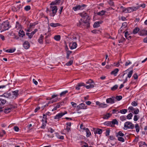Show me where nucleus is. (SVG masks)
I'll list each match as a JSON object with an SVG mask.
<instances>
[{"mask_svg":"<svg viewBox=\"0 0 147 147\" xmlns=\"http://www.w3.org/2000/svg\"><path fill=\"white\" fill-rule=\"evenodd\" d=\"M50 9L52 12V13L50 15L51 16L54 17L55 15L58 10L57 7L55 5L51 6L50 7Z\"/></svg>","mask_w":147,"mask_h":147,"instance_id":"4","label":"nucleus"},{"mask_svg":"<svg viewBox=\"0 0 147 147\" xmlns=\"http://www.w3.org/2000/svg\"><path fill=\"white\" fill-rule=\"evenodd\" d=\"M109 139L111 140H116V139L113 136H111L109 137Z\"/></svg>","mask_w":147,"mask_h":147,"instance_id":"54","label":"nucleus"},{"mask_svg":"<svg viewBox=\"0 0 147 147\" xmlns=\"http://www.w3.org/2000/svg\"><path fill=\"white\" fill-rule=\"evenodd\" d=\"M80 16L82 17L80 20L79 21V23L77 24V26H86L87 28L90 26V23L88 20L90 18H89L86 13L83 12L79 13Z\"/></svg>","mask_w":147,"mask_h":147,"instance_id":"1","label":"nucleus"},{"mask_svg":"<svg viewBox=\"0 0 147 147\" xmlns=\"http://www.w3.org/2000/svg\"><path fill=\"white\" fill-rule=\"evenodd\" d=\"M14 129L15 131H18L19 130V128L17 127V126H15L14 127Z\"/></svg>","mask_w":147,"mask_h":147,"instance_id":"58","label":"nucleus"},{"mask_svg":"<svg viewBox=\"0 0 147 147\" xmlns=\"http://www.w3.org/2000/svg\"><path fill=\"white\" fill-rule=\"evenodd\" d=\"M119 63V61L117 63H114L115 65L117 67H119L120 65Z\"/></svg>","mask_w":147,"mask_h":147,"instance_id":"64","label":"nucleus"},{"mask_svg":"<svg viewBox=\"0 0 147 147\" xmlns=\"http://www.w3.org/2000/svg\"><path fill=\"white\" fill-rule=\"evenodd\" d=\"M57 96V95L54 94L52 96L51 98H50L49 99L50 100L53 99L55 98Z\"/></svg>","mask_w":147,"mask_h":147,"instance_id":"60","label":"nucleus"},{"mask_svg":"<svg viewBox=\"0 0 147 147\" xmlns=\"http://www.w3.org/2000/svg\"><path fill=\"white\" fill-rule=\"evenodd\" d=\"M64 102L63 101H62L60 102L57 103L56 104V106H55L53 109L52 110V111H53L56 110L57 109L60 107L61 106L63 105Z\"/></svg>","mask_w":147,"mask_h":147,"instance_id":"7","label":"nucleus"},{"mask_svg":"<svg viewBox=\"0 0 147 147\" xmlns=\"http://www.w3.org/2000/svg\"><path fill=\"white\" fill-rule=\"evenodd\" d=\"M23 46L25 49H28L30 47V44L28 41H26L23 43Z\"/></svg>","mask_w":147,"mask_h":147,"instance_id":"13","label":"nucleus"},{"mask_svg":"<svg viewBox=\"0 0 147 147\" xmlns=\"http://www.w3.org/2000/svg\"><path fill=\"white\" fill-rule=\"evenodd\" d=\"M128 71V69H127L124 72L123 74L121 76L122 78H123L125 74H127V76L126 77L125 79L124 80V81L123 82V84H124L127 82V78H130L131 77L132 75L133 74V71L132 70L130 71L129 72Z\"/></svg>","mask_w":147,"mask_h":147,"instance_id":"2","label":"nucleus"},{"mask_svg":"<svg viewBox=\"0 0 147 147\" xmlns=\"http://www.w3.org/2000/svg\"><path fill=\"white\" fill-rule=\"evenodd\" d=\"M68 92L67 90H65V91L62 92L60 94L61 96H63L65 94Z\"/></svg>","mask_w":147,"mask_h":147,"instance_id":"42","label":"nucleus"},{"mask_svg":"<svg viewBox=\"0 0 147 147\" xmlns=\"http://www.w3.org/2000/svg\"><path fill=\"white\" fill-rule=\"evenodd\" d=\"M118 140L119 141L122 142H123L125 141L124 139L122 137H118Z\"/></svg>","mask_w":147,"mask_h":147,"instance_id":"43","label":"nucleus"},{"mask_svg":"<svg viewBox=\"0 0 147 147\" xmlns=\"http://www.w3.org/2000/svg\"><path fill=\"white\" fill-rule=\"evenodd\" d=\"M44 36L42 34H41L38 39V42L40 43H42L43 42Z\"/></svg>","mask_w":147,"mask_h":147,"instance_id":"24","label":"nucleus"},{"mask_svg":"<svg viewBox=\"0 0 147 147\" xmlns=\"http://www.w3.org/2000/svg\"><path fill=\"white\" fill-rule=\"evenodd\" d=\"M5 134V132L4 130H2V132L0 134V136L1 137L3 136V135Z\"/></svg>","mask_w":147,"mask_h":147,"instance_id":"56","label":"nucleus"},{"mask_svg":"<svg viewBox=\"0 0 147 147\" xmlns=\"http://www.w3.org/2000/svg\"><path fill=\"white\" fill-rule=\"evenodd\" d=\"M139 28H134L133 31V33L134 34H136L138 33L139 30Z\"/></svg>","mask_w":147,"mask_h":147,"instance_id":"32","label":"nucleus"},{"mask_svg":"<svg viewBox=\"0 0 147 147\" xmlns=\"http://www.w3.org/2000/svg\"><path fill=\"white\" fill-rule=\"evenodd\" d=\"M18 34L19 36L22 37H23L25 35L24 32L22 30H20L19 31Z\"/></svg>","mask_w":147,"mask_h":147,"instance_id":"17","label":"nucleus"},{"mask_svg":"<svg viewBox=\"0 0 147 147\" xmlns=\"http://www.w3.org/2000/svg\"><path fill=\"white\" fill-rule=\"evenodd\" d=\"M11 109L9 108H7L4 110V112L6 113H8L11 111Z\"/></svg>","mask_w":147,"mask_h":147,"instance_id":"44","label":"nucleus"},{"mask_svg":"<svg viewBox=\"0 0 147 147\" xmlns=\"http://www.w3.org/2000/svg\"><path fill=\"white\" fill-rule=\"evenodd\" d=\"M134 127V125L129 121L126 122L124 123V129H133Z\"/></svg>","mask_w":147,"mask_h":147,"instance_id":"3","label":"nucleus"},{"mask_svg":"<svg viewBox=\"0 0 147 147\" xmlns=\"http://www.w3.org/2000/svg\"><path fill=\"white\" fill-rule=\"evenodd\" d=\"M67 113L66 111H65L63 113H59L57 115L54 117L55 119H58L61 118L62 116Z\"/></svg>","mask_w":147,"mask_h":147,"instance_id":"8","label":"nucleus"},{"mask_svg":"<svg viewBox=\"0 0 147 147\" xmlns=\"http://www.w3.org/2000/svg\"><path fill=\"white\" fill-rule=\"evenodd\" d=\"M116 98L117 100H120L122 99V97L121 96H117Z\"/></svg>","mask_w":147,"mask_h":147,"instance_id":"51","label":"nucleus"},{"mask_svg":"<svg viewBox=\"0 0 147 147\" xmlns=\"http://www.w3.org/2000/svg\"><path fill=\"white\" fill-rule=\"evenodd\" d=\"M106 11L104 10H102L101 11H99L98 13V14L100 16H102L106 13Z\"/></svg>","mask_w":147,"mask_h":147,"instance_id":"27","label":"nucleus"},{"mask_svg":"<svg viewBox=\"0 0 147 147\" xmlns=\"http://www.w3.org/2000/svg\"><path fill=\"white\" fill-rule=\"evenodd\" d=\"M133 77L135 79H137L138 78V75H137V74L136 73L134 74L133 76Z\"/></svg>","mask_w":147,"mask_h":147,"instance_id":"53","label":"nucleus"},{"mask_svg":"<svg viewBox=\"0 0 147 147\" xmlns=\"http://www.w3.org/2000/svg\"><path fill=\"white\" fill-rule=\"evenodd\" d=\"M86 88L88 89H90L94 88V85L93 84H90L88 85L85 86Z\"/></svg>","mask_w":147,"mask_h":147,"instance_id":"29","label":"nucleus"},{"mask_svg":"<svg viewBox=\"0 0 147 147\" xmlns=\"http://www.w3.org/2000/svg\"><path fill=\"white\" fill-rule=\"evenodd\" d=\"M60 24L58 23H52L50 24V25L53 27H56L60 25Z\"/></svg>","mask_w":147,"mask_h":147,"instance_id":"23","label":"nucleus"},{"mask_svg":"<svg viewBox=\"0 0 147 147\" xmlns=\"http://www.w3.org/2000/svg\"><path fill=\"white\" fill-rule=\"evenodd\" d=\"M77 46L76 42H71L69 44V47L71 49H76Z\"/></svg>","mask_w":147,"mask_h":147,"instance_id":"11","label":"nucleus"},{"mask_svg":"<svg viewBox=\"0 0 147 147\" xmlns=\"http://www.w3.org/2000/svg\"><path fill=\"white\" fill-rule=\"evenodd\" d=\"M131 63L130 61H128L126 62V63L125 64V65L126 66H128V65H129V64H131Z\"/></svg>","mask_w":147,"mask_h":147,"instance_id":"61","label":"nucleus"},{"mask_svg":"<svg viewBox=\"0 0 147 147\" xmlns=\"http://www.w3.org/2000/svg\"><path fill=\"white\" fill-rule=\"evenodd\" d=\"M73 63V61L72 60H70L68 62L66 63V65L67 66H70L72 65Z\"/></svg>","mask_w":147,"mask_h":147,"instance_id":"47","label":"nucleus"},{"mask_svg":"<svg viewBox=\"0 0 147 147\" xmlns=\"http://www.w3.org/2000/svg\"><path fill=\"white\" fill-rule=\"evenodd\" d=\"M26 35L28 36L29 38L31 39L32 37L34 34L32 32L31 33H26Z\"/></svg>","mask_w":147,"mask_h":147,"instance_id":"31","label":"nucleus"},{"mask_svg":"<svg viewBox=\"0 0 147 147\" xmlns=\"http://www.w3.org/2000/svg\"><path fill=\"white\" fill-rule=\"evenodd\" d=\"M122 121H123L126 119V117L125 116L123 115L119 118Z\"/></svg>","mask_w":147,"mask_h":147,"instance_id":"39","label":"nucleus"},{"mask_svg":"<svg viewBox=\"0 0 147 147\" xmlns=\"http://www.w3.org/2000/svg\"><path fill=\"white\" fill-rule=\"evenodd\" d=\"M107 105L105 104L101 103L99 107L102 108H104L106 107L107 106Z\"/></svg>","mask_w":147,"mask_h":147,"instance_id":"37","label":"nucleus"},{"mask_svg":"<svg viewBox=\"0 0 147 147\" xmlns=\"http://www.w3.org/2000/svg\"><path fill=\"white\" fill-rule=\"evenodd\" d=\"M85 6V5L84 4H83L82 5H78L74 7L73 9L75 11L79 10H82L84 9V7Z\"/></svg>","mask_w":147,"mask_h":147,"instance_id":"6","label":"nucleus"},{"mask_svg":"<svg viewBox=\"0 0 147 147\" xmlns=\"http://www.w3.org/2000/svg\"><path fill=\"white\" fill-rule=\"evenodd\" d=\"M106 101L107 103L113 104L115 103V97L112 96L111 98H108L106 99Z\"/></svg>","mask_w":147,"mask_h":147,"instance_id":"9","label":"nucleus"},{"mask_svg":"<svg viewBox=\"0 0 147 147\" xmlns=\"http://www.w3.org/2000/svg\"><path fill=\"white\" fill-rule=\"evenodd\" d=\"M119 71V70L118 69H115L111 72V75H114V76H115L117 75V74L118 72Z\"/></svg>","mask_w":147,"mask_h":147,"instance_id":"18","label":"nucleus"},{"mask_svg":"<svg viewBox=\"0 0 147 147\" xmlns=\"http://www.w3.org/2000/svg\"><path fill=\"white\" fill-rule=\"evenodd\" d=\"M1 27L4 30H8L10 27L9 22L8 21L3 22L2 24Z\"/></svg>","mask_w":147,"mask_h":147,"instance_id":"5","label":"nucleus"},{"mask_svg":"<svg viewBox=\"0 0 147 147\" xmlns=\"http://www.w3.org/2000/svg\"><path fill=\"white\" fill-rule=\"evenodd\" d=\"M120 9L122 10L123 12L125 13H127V9L124 7L123 6H121L120 7Z\"/></svg>","mask_w":147,"mask_h":147,"instance_id":"30","label":"nucleus"},{"mask_svg":"<svg viewBox=\"0 0 147 147\" xmlns=\"http://www.w3.org/2000/svg\"><path fill=\"white\" fill-rule=\"evenodd\" d=\"M102 130L101 129L97 128L95 131L94 132V134H100L102 133Z\"/></svg>","mask_w":147,"mask_h":147,"instance_id":"22","label":"nucleus"},{"mask_svg":"<svg viewBox=\"0 0 147 147\" xmlns=\"http://www.w3.org/2000/svg\"><path fill=\"white\" fill-rule=\"evenodd\" d=\"M127 112V109H123L120 110V112L122 114H125Z\"/></svg>","mask_w":147,"mask_h":147,"instance_id":"40","label":"nucleus"},{"mask_svg":"<svg viewBox=\"0 0 147 147\" xmlns=\"http://www.w3.org/2000/svg\"><path fill=\"white\" fill-rule=\"evenodd\" d=\"M139 117L137 115H135L134 117V121H137L139 119Z\"/></svg>","mask_w":147,"mask_h":147,"instance_id":"48","label":"nucleus"},{"mask_svg":"<svg viewBox=\"0 0 147 147\" xmlns=\"http://www.w3.org/2000/svg\"><path fill=\"white\" fill-rule=\"evenodd\" d=\"M6 100L2 98L0 99V108L2 109L1 107L4 105L6 102Z\"/></svg>","mask_w":147,"mask_h":147,"instance_id":"15","label":"nucleus"},{"mask_svg":"<svg viewBox=\"0 0 147 147\" xmlns=\"http://www.w3.org/2000/svg\"><path fill=\"white\" fill-rule=\"evenodd\" d=\"M118 87V85H115L113 87H112L111 88V89L112 90H115Z\"/></svg>","mask_w":147,"mask_h":147,"instance_id":"46","label":"nucleus"},{"mask_svg":"<svg viewBox=\"0 0 147 147\" xmlns=\"http://www.w3.org/2000/svg\"><path fill=\"white\" fill-rule=\"evenodd\" d=\"M133 114L132 113H130L127 116V119H131V117L133 116Z\"/></svg>","mask_w":147,"mask_h":147,"instance_id":"38","label":"nucleus"},{"mask_svg":"<svg viewBox=\"0 0 147 147\" xmlns=\"http://www.w3.org/2000/svg\"><path fill=\"white\" fill-rule=\"evenodd\" d=\"M135 128L136 129V131L137 132H138L140 131V127L138 124H136L135 125Z\"/></svg>","mask_w":147,"mask_h":147,"instance_id":"34","label":"nucleus"},{"mask_svg":"<svg viewBox=\"0 0 147 147\" xmlns=\"http://www.w3.org/2000/svg\"><path fill=\"white\" fill-rule=\"evenodd\" d=\"M128 109L130 110L131 111H134V110H135V109H134L132 107H130L128 108Z\"/></svg>","mask_w":147,"mask_h":147,"instance_id":"63","label":"nucleus"},{"mask_svg":"<svg viewBox=\"0 0 147 147\" xmlns=\"http://www.w3.org/2000/svg\"><path fill=\"white\" fill-rule=\"evenodd\" d=\"M61 38L60 36L59 35L55 36L54 37V39L57 41H59Z\"/></svg>","mask_w":147,"mask_h":147,"instance_id":"33","label":"nucleus"},{"mask_svg":"<svg viewBox=\"0 0 147 147\" xmlns=\"http://www.w3.org/2000/svg\"><path fill=\"white\" fill-rule=\"evenodd\" d=\"M85 130L86 131V136L87 137H89L91 135V133L90 132L89 129L88 128H86Z\"/></svg>","mask_w":147,"mask_h":147,"instance_id":"21","label":"nucleus"},{"mask_svg":"<svg viewBox=\"0 0 147 147\" xmlns=\"http://www.w3.org/2000/svg\"><path fill=\"white\" fill-rule=\"evenodd\" d=\"M85 86V84L83 83H78L76 86V88L77 90H79L80 89V87L81 86Z\"/></svg>","mask_w":147,"mask_h":147,"instance_id":"14","label":"nucleus"},{"mask_svg":"<svg viewBox=\"0 0 147 147\" xmlns=\"http://www.w3.org/2000/svg\"><path fill=\"white\" fill-rule=\"evenodd\" d=\"M93 83V81L89 79L86 82V83L87 84H92V83Z\"/></svg>","mask_w":147,"mask_h":147,"instance_id":"50","label":"nucleus"},{"mask_svg":"<svg viewBox=\"0 0 147 147\" xmlns=\"http://www.w3.org/2000/svg\"><path fill=\"white\" fill-rule=\"evenodd\" d=\"M102 23L101 22H96L93 25V27L94 28H97L100 26V24Z\"/></svg>","mask_w":147,"mask_h":147,"instance_id":"19","label":"nucleus"},{"mask_svg":"<svg viewBox=\"0 0 147 147\" xmlns=\"http://www.w3.org/2000/svg\"><path fill=\"white\" fill-rule=\"evenodd\" d=\"M18 90H17L12 92L13 95V98H16L17 96L18 95Z\"/></svg>","mask_w":147,"mask_h":147,"instance_id":"20","label":"nucleus"},{"mask_svg":"<svg viewBox=\"0 0 147 147\" xmlns=\"http://www.w3.org/2000/svg\"><path fill=\"white\" fill-rule=\"evenodd\" d=\"M72 53V52L71 51H68L67 53V59L69 58V55Z\"/></svg>","mask_w":147,"mask_h":147,"instance_id":"49","label":"nucleus"},{"mask_svg":"<svg viewBox=\"0 0 147 147\" xmlns=\"http://www.w3.org/2000/svg\"><path fill=\"white\" fill-rule=\"evenodd\" d=\"M21 26L20 23L17 22L16 23V28L17 29H19L21 28Z\"/></svg>","mask_w":147,"mask_h":147,"instance_id":"25","label":"nucleus"},{"mask_svg":"<svg viewBox=\"0 0 147 147\" xmlns=\"http://www.w3.org/2000/svg\"><path fill=\"white\" fill-rule=\"evenodd\" d=\"M139 112L140 111L139 109L138 108H136V109H135L134 112H132L135 115H137L139 113Z\"/></svg>","mask_w":147,"mask_h":147,"instance_id":"35","label":"nucleus"},{"mask_svg":"<svg viewBox=\"0 0 147 147\" xmlns=\"http://www.w3.org/2000/svg\"><path fill=\"white\" fill-rule=\"evenodd\" d=\"M61 0H56L54 1L56 5L58 4L60 2Z\"/></svg>","mask_w":147,"mask_h":147,"instance_id":"62","label":"nucleus"},{"mask_svg":"<svg viewBox=\"0 0 147 147\" xmlns=\"http://www.w3.org/2000/svg\"><path fill=\"white\" fill-rule=\"evenodd\" d=\"M87 106L84 103H81L77 107V109L79 110L81 109H86Z\"/></svg>","mask_w":147,"mask_h":147,"instance_id":"10","label":"nucleus"},{"mask_svg":"<svg viewBox=\"0 0 147 147\" xmlns=\"http://www.w3.org/2000/svg\"><path fill=\"white\" fill-rule=\"evenodd\" d=\"M139 34L140 35L142 36L146 35H147V31L144 30H140L139 32Z\"/></svg>","mask_w":147,"mask_h":147,"instance_id":"16","label":"nucleus"},{"mask_svg":"<svg viewBox=\"0 0 147 147\" xmlns=\"http://www.w3.org/2000/svg\"><path fill=\"white\" fill-rule=\"evenodd\" d=\"M139 7H128L127 9V13H130L134 11L137 10Z\"/></svg>","mask_w":147,"mask_h":147,"instance_id":"12","label":"nucleus"},{"mask_svg":"<svg viewBox=\"0 0 147 147\" xmlns=\"http://www.w3.org/2000/svg\"><path fill=\"white\" fill-rule=\"evenodd\" d=\"M111 114H110L109 113H108L105 115L103 117V118L104 119H108L111 116Z\"/></svg>","mask_w":147,"mask_h":147,"instance_id":"28","label":"nucleus"},{"mask_svg":"<svg viewBox=\"0 0 147 147\" xmlns=\"http://www.w3.org/2000/svg\"><path fill=\"white\" fill-rule=\"evenodd\" d=\"M131 105L134 106H136L138 104L137 102L135 101H133L131 103Z\"/></svg>","mask_w":147,"mask_h":147,"instance_id":"52","label":"nucleus"},{"mask_svg":"<svg viewBox=\"0 0 147 147\" xmlns=\"http://www.w3.org/2000/svg\"><path fill=\"white\" fill-rule=\"evenodd\" d=\"M24 9L26 11H28L30 9V7L29 5H27L25 6Z\"/></svg>","mask_w":147,"mask_h":147,"instance_id":"45","label":"nucleus"},{"mask_svg":"<svg viewBox=\"0 0 147 147\" xmlns=\"http://www.w3.org/2000/svg\"><path fill=\"white\" fill-rule=\"evenodd\" d=\"M80 128L81 129L85 130L86 128L85 127H84L83 125L81 124L80 125Z\"/></svg>","mask_w":147,"mask_h":147,"instance_id":"59","label":"nucleus"},{"mask_svg":"<svg viewBox=\"0 0 147 147\" xmlns=\"http://www.w3.org/2000/svg\"><path fill=\"white\" fill-rule=\"evenodd\" d=\"M57 137L58 138L61 140H63L64 139L63 136H62L57 135Z\"/></svg>","mask_w":147,"mask_h":147,"instance_id":"57","label":"nucleus"},{"mask_svg":"<svg viewBox=\"0 0 147 147\" xmlns=\"http://www.w3.org/2000/svg\"><path fill=\"white\" fill-rule=\"evenodd\" d=\"M111 122H112V123L113 125V126H114L115 124H117V125L118 124V122L116 119H113L112 120V121H111Z\"/></svg>","mask_w":147,"mask_h":147,"instance_id":"36","label":"nucleus"},{"mask_svg":"<svg viewBox=\"0 0 147 147\" xmlns=\"http://www.w3.org/2000/svg\"><path fill=\"white\" fill-rule=\"evenodd\" d=\"M15 50V49H9L6 50L5 51L7 52L12 53L14 52Z\"/></svg>","mask_w":147,"mask_h":147,"instance_id":"41","label":"nucleus"},{"mask_svg":"<svg viewBox=\"0 0 147 147\" xmlns=\"http://www.w3.org/2000/svg\"><path fill=\"white\" fill-rule=\"evenodd\" d=\"M118 135L121 136H124V134L121 131H119V132H118Z\"/></svg>","mask_w":147,"mask_h":147,"instance_id":"55","label":"nucleus"},{"mask_svg":"<svg viewBox=\"0 0 147 147\" xmlns=\"http://www.w3.org/2000/svg\"><path fill=\"white\" fill-rule=\"evenodd\" d=\"M105 124L110 127H114L111 121H107L105 123Z\"/></svg>","mask_w":147,"mask_h":147,"instance_id":"26","label":"nucleus"}]
</instances>
